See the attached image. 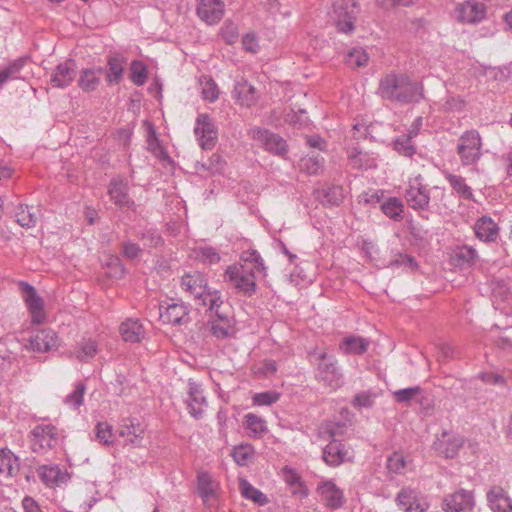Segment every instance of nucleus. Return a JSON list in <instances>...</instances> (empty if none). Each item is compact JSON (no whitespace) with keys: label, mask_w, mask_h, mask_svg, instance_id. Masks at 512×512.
I'll return each mask as SVG.
<instances>
[{"label":"nucleus","mask_w":512,"mask_h":512,"mask_svg":"<svg viewBox=\"0 0 512 512\" xmlns=\"http://www.w3.org/2000/svg\"><path fill=\"white\" fill-rule=\"evenodd\" d=\"M249 135L258 142L265 150L276 155H284L287 151L286 141L279 135L266 129L254 127L250 129Z\"/></svg>","instance_id":"obj_9"},{"label":"nucleus","mask_w":512,"mask_h":512,"mask_svg":"<svg viewBox=\"0 0 512 512\" xmlns=\"http://www.w3.org/2000/svg\"><path fill=\"white\" fill-rule=\"evenodd\" d=\"M244 424L249 435L255 438L261 437L268 430L266 421L253 413L244 416Z\"/></svg>","instance_id":"obj_43"},{"label":"nucleus","mask_w":512,"mask_h":512,"mask_svg":"<svg viewBox=\"0 0 512 512\" xmlns=\"http://www.w3.org/2000/svg\"><path fill=\"white\" fill-rule=\"evenodd\" d=\"M412 139L408 135L396 138L393 142L394 149L403 156L411 157L415 154V147L411 144Z\"/></svg>","instance_id":"obj_58"},{"label":"nucleus","mask_w":512,"mask_h":512,"mask_svg":"<svg viewBox=\"0 0 512 512\" xmlns=\"http://www.w3.org/2000/svg\"><path fill=\"white\" fill-rule=\"evenodd\" d=\"M280 399V394L276 391H264L255 393L252 396V404L255 406H270Z\"/></svg>","instance_id":"obj_57"},{"label":"nucleus","mask_w":512,"mask_h":512,"mask_svg":"<svg viewBox=\"0 0 512 512\" xmlns=\"http://www.w3.org/2000/svg\"><path fill=\"white\" fill-rule=\"evenodd\" d=\"M224 8L223 0H198L196 12L206 24L215 25L223 18Z\"/></svg>","instance_id":"obj_12"},{"label":"nucleus","mask_w":512,"mask_h":512,"mask_svg":"<svg viewBox=\"0 0 512 512\" xmlns=\"http://www.w3.org/2000/svg\"><path fill=\"white\" fill-rule=\"evenodd\" d=\"M387 467L393 473H401L406 467L405 457L401 453H393L388 458Z\"/></svg>","instance_id":"obj_60"},{"label":"nucleus","mask_w":512,"mask_h":512,"mask_svg":"<svg viewBox=\"0 0 512 512\" xmlns=\"http://www.w3.org/2000/svg\"><path fill=\"white\" fill-rule=\"evenodd\" d=\"M187 390V398L185 400L187 408L191 416L196 419L202 417L207 407L206 397L204 396L202 387L196 382L189 381Z\"/></svg>","instance_id":"obj_15"},{"label":"nucleus","mask_w":512,"mask_h":512,"mask_svg":"<svg viewBox=\"0 0 512 512\" xmlns=\"http://www.w3.org/2000/svg\"><path fill=\"white\" fill-rule=\"evenodd\" d=\"M447 181L453 188L464 199H471L473 196L472 189L466 184L465 179L459 175L448 174L446 176Z\"/></svg>","instance_id":"obj_47"},{"label":"nucleus","mask_w":512,"mask_h":512,"mask_svg":"<svg viewBox=\"0 0 512 512\" xmlns=\"http://www.w3.org/2000/svg\"><path fill=\"white\" fill-rule=\"evenodd\" d=\"M15 218L17 223L25 228L34 227L37 223V216L31 212L30 207L22 204L18 205L15 209Z\"/></svg>","instance_id":"obj_44"},{"label":"nucleus","mask_w":512,"mask_h":512,"mask_svg":"<svg viewBox=\"0 0 512 512\" xmlns=\"http://www.w3.org/2000/svg\"><path fill=\"white\" fill-rule=\"evenodd\" d=\"M130 79L137 86H141L146 82L147 69L143 62L135 60L131 63Z\"/></svg>","instance_id":"obj_54"},{"label":"nucleus","mask_w":512,"mask_h":512,"mask_svg":"<svg viewBox=\"0 0 512 512\" xmlns=\"http://www.w3.org/2000/svg\"><path fill=\"white\" fill-rule=\"evenodd\" d=\"M353 451L337 441L330 442L323 450V460L330 466H338L353 458Z\"/></svg>","instance_id":"obj_18"},{"label":"nucleus","mask_w":512,"mask_h":512,"mask_svg":"<svg viewBox=\"0 0 512 512\" xmlns=\"http://www.w3.org/2000/svg\"><path fill=\"white\" fill-rule=\"evenodd\" d=\"M221 36L228 43H234L238 38V28L233 22H225L221 28Z\"/></svg>","instance_id":"obj_61"},{"label":"nucleus","mask_w":512,"mask_h":512,"mask_svg":"<svg viewBox=\"0 0 512 512\" xmlns=\"http://www.w3.org/2000/svg\"><path fill=\"white\" fill-rule=\"evenodd\" d=\"M58 345V338L56 333L51 329H45L39 331L30 340V347L36 352H47Z\"/></svg>","instance_id":"obj_27"},{"label":"nucleus","mask_w":512,"mask_h":512,"mask_svg":"<svg viewBox=\"0 0 512 512\" xmlns=\"http://www.w3.org/2000/svg\"><path fill=\"white\" fill-rule=\"evenodd\" d=\"M233 97L242 106L250 107L257 102L259 95L254 86L240 79L235 83Z\"/></svg>","instance_id":"obj_26"},{"label":"nucleus","mask_w":512,"mask_h":512,"mask_svg":"<svg viewBox=\"0 0 512 512\" xmlns=\"http://www.w3.org/2000/svg\"><path fill=\"white\" fill-rule=\"evenodd\" d=\"M370 342L361 336H347L339 344V351L346 355H361L367 351Z\"/></svg>","instance_id":"obj_32"},{"label":"nucleus","mask_w":512,"mask_h":512,"mask_svg":"<svg viewBox=\"0 0 512 512\" xmlns=\"http://www.w3.org/2000/svg\"><path fill=\"white\" fill-rule=\"evenodd\" d=\"M309 357L315 366V378L320 384L330 390H336L343 385L344 377L337 360L328 355L326 349L317 347L310 352Z\"/></svg>","instance_id":"obj_3"},{"label":"nucleus","mask_w":512,"mask_h":512,"mask_svg":"<svg viewBox=\"0 0 512 512\" xmlns=\"http://www.w3.org/2000/svg\"><path fill=\"white\" fill-rule=\"evenodd\" d=\"M22 292L26 306L31 314L32 322L36 324L42 323L45 319L42 298L37 294L34 287L27 283L22 284Z\"/></svg>","instance_id":"obj_14"},{"label":"nucleus","mask_w":512,"mask_h":512,"mask_svg":"<svg viewBox=\"0 0 512 512\" xmlns=\"http://www.w3.org/2000/svg\"><path fill=\"white\" fill-rule=\"evenodd\" d=\"M476 237L484 242H494L499 235L497 223L488 216H483L474 224Z\"/></svg>","instance_id":"obj_25"},{"label":"nucleus","mask_w":512,"mask_h":512,"mask_svg":"<svg viewBox=\"0 0 512 512\" xmlns=\"http://www.w3.org/2000/svg\"><path fill=\"white\" fill-rule=\"evenodd\" d=\"M124 58L116 55L109 57L108 59V72H107V82L109 84H118L122 79L124 72Z\"/></svg>","instance_id":"obj_42"},{"label":"nucleus","mask_w":512,"mask_h":512,"mask_svg":"<svg viewBox=\"0 0 512 512\" xmlns=\"http://www.w3.org/2000/svg\"><path fill=\"white\" fill-rule=\"evenodd\" d=\"M254 456V448L249 444H241L234 447L232 457L240 466H246Z\"/></svg>","instance_id":"obj_49"},{"label":"nucleus","mask_w":512,"mask_h":512,"mask_svg":"<svg viewBox=\"0 0 512 512\" xmlns=\"http://www.w3.org/2000/svg\"><path fill=\"white\" fill-rule=\"evenodd\" d=\"M405 83V74H387L380 80L378 93L384 99L396 101Z\"/></svg>","instance_id":"obj_17"},{"label":"nucleus","mask_w":512,"mask_h":512,"mask_svg":"<svg viewBox=\"0 0 512 512\" xmlns=\"http://www.w3.org/2000/svg\"><path fill=\"white\" fill-rule=\"evenodd\" d=\"M324 165V159L319 155L306 156L301 159L300 167L310 175L318 174Z\"/></svg>","instance_id":"obj_51"},{"label":"nucleus","mask_w":512,"mask_h":512,"mask_svg":"<svg viewBox=\"0 0 512 512\" xmlns=\"http://www.w3.org/2000/svg\"><path fill=\"white\" fill-rule=\"evenodd\" d=\"M194 257L206 264H215L219 262L220 256L217 251L211 247L199 246L193 251Z\"/></svg>","instance_id":"obj_53"},{"label":"nucleus","mask_w":512,"mask_h":512,"mask_svg":"<svg viewBox=\"0 0 512 512\" xmlns=\"http://www.w3.org/2000/svg\"><path fill=\"white\" fill-rule=\"evenodd\" d=\"M239 489L241 495L254 502L259 506H264L268 503L267 496L262 493L259 489L255 488L252 484H250L247 480L241 479L239 482Z\"/></svg>","instance_id":"obj_41"},{"label":"nucleus","mask_w":512,"mask_h":512,"mask_svg":"<svg viewBox=\"0 0 512 512\" xmlns=\"http://www.w3.org/2000/svg\"><path fill=\"white\" fill-rule=\"evenodd\" d=\"M25 64L24 59H16L5 67L0 68V88L12 78H16Z\"/></svg>","instance_id":"obj_48"},{"label":"nucleus","mask_w":512,"mask_h":512,"mask_svg":"<svg viewBox=\"0 0 512 512\" xmlns=\"http://www.w3.org/2000/svg\"><path fill=\"white\" fill-rule=\"evenodd\" d=\"M180 285L197 306L213 310L220 308L223 304L220 291L209 288L207 279L201 272L193 271L184 274Z\"/></svg>","instance_id":"obj_2"},{"label":"nucleus","mask_w":512,"mask_h":512,"mask_svg":"<svg viewBox=\"0 0 512 512\" xmlns=\"http://www.w3.org/2000/svg\"><path fill=\"white\" fill-rule=\"evenodd\" d=\"M316 198L324 206H338L345 198L344 190L340 186H331L323 189H318L315 192Z\"/></svg>","instance_id":"obj_35"},{"label":"nucleus","mask_w":512,"mask_h":512,"mask_svg":"<svg viewBox=\"0 0 512 512\" xmlns=\"http://www.w3.org/2000/svg\"><path fill=\"white\" fill-rule=\"evenodd\" d=\"M120 334L124 341L137 343L144 338V329L137 320L128 319L121 324Z\"/></svg>","instance_id":"obj_36"},{"label":"nucleus","mask_w":512,"mask_h":512,"mask_svg":"<svg viewBox=\"0 0 512 512\" xmlns=\"http://www.w3.org/2000/svg\"><path fill=\"white\" fill-rule=\"evenodd\" d=\"M481 148V137L476 130L464 132L457 144V153L461 163L465 166L476 164L482 156Z\"/></svg>","instance_id":"obj_5"},{"label":"nucleus","mask_w":512,"mask_h":512,"mask_svg":"<svg viewBox=\"0 0 512 512\" xmlns=\"http://www.w3.org/2000/svg\"><path fill=\"white\" fill-rule=\"evenodd\" d=\"M360 8L355 0H337L333 4L332 18L337 29L344 33L354 30Z\"/></svg>","instance_id":"obj_4"},{"label":"nucleus","mask_w":512,"mask_h":512,"mask_svg":"<svg viewBox=\"0 0 512 512\" xmlns=\"http://www.w3.org/2000/svg\"><path fill=\"white\" fill-rule=\"evenodd\" d=\"M107 265L110 268L109 272L107 273L109 277L121 278L123 276L124 268L118 257L111 256L110 260L107 262Z\"/></svg>","instance_id":"obj_63"},{"label":"nucleus","mask_w":512,"mask_h":512,"mask_svg":"<svg viewBox=\"0 0 512 512\" xmlns=\"http://www.w3.org/2000/svg\"><path fill=\"white\" fill-rule=\"evenodd\" d=\"M316 492L320 500L329 508L336 509L343 505V491L332 480H321Z\"/></svg>","instance_id":"obj_13"},{"label":"nucleus","mask_w":512,"mask_h":512,"mask_svg":"<svg viewBox=\"0 0 512 512\" xmlns=\"http://www.w3.org/2000/svg\"><path fill=\"white\" fill-rule=\"evenodd\" d=\"M108 194L111 201L120 208L134 209L135 203L128 195V184L121 179H113L110 182Z\"/></svg>","instance_id":"obj_21"},{"label":"nucleus","mask_w":512,"mask_h":512,"mask_svg":"<svg viewBox=\"0 0 512 512\" xmlns=\"http://www.w3.org/2000/svg\"><path fill=\"white\" fill-rule=\"evenodd\" d=\"M84 393H85V385L83 383H77L75 385L74 390L69 393L65 399L64 403L69 408L76 410L78 409L82 404L84 400Z\"/></svg>","instance_id":"obj_50"},{"label":"nucleus","mask_w":512,"mask_h":512,"mask_svg":"<svg viewBox=\"0 0 512 512\" xmlns=\"http://www.w3.org/2000/svg\"><path fill=\"white\" fill-rule=\"evenodd\" d=\"M485 6L474 0H467L455 8V17L464 23H478L485 17Z\"/></svg>","instance_id":"obj_16"},{"label":"nucleus","mask_w":512,"mask_h":512,"mask_svg":"<svg viewBox=\"0 0 512 512\" xmlns=\"http://www.w3.org/2000/svg\"><path fill=\"white\" fill-rule=\"evenodd\" d=\"M350 164L354 168L368 169L376 166V158L367 152H363L357 147L348 150Z\"/></svg>","instance_id":"obj_38"},{"label":"nucleus","mask_w":512,"mask_h":512,"mask_svg":"<svg viewBox=\"0 0 512 512\" xmlns=\"http://www.w3.org/2000/svg\"><path fill=\"white\" fill-rule=\"evenodd\" d=\"M463 445V439L455 433L444 431L434 442L435 450L446 458H453Z\"/></svg>","instance_id":"obj_20"},{"label":"nucleus","mask_w":512,"mask_h":512,"mask_svg":"<svg viewBox=\"0 0 512 512\" xmlns=\"http://www.w3.org/2000/svg\"><path fill=\"white\" fill-rule=\"evenodd\" d=\"M474 506L473 492L465 489H458L454 493L447 494L442 500V509L445 512H471Z\"/></svg>","instance_id":"obj_8"},{"label":"nucleus","mask_w":512,"mask_h":512,"mask_svg":"<svg viewBox=\"0 0 512 512\" xmlns=\"http://www.w3.org/2000/svg\"><path fill=\"white\" fill-rule=\"evenodd\" d=\"M103 71L102 67L83 69L78 80L79 87L85 92L96 90L100 84Z\"/></svg>","instance_id":"obj_33"},{"label":"nucleus","mask_w":512,"mask_h":512,"mask_svg":"<svg viewBox=\"0 0 512 512\" xmlns=\"http://www.w3.org/2000/svg\"><path fill=\"white\" fill-rule=\"evenodd\" d=\"M160 319L165 324L180 325L188 320V308L184 304L173 303L160 307Z\"/></svg>","instance_id":"obj_24"},{"label":"nucleus","mask_w":512,"mask_h":512,"mask_svg":"<svg viewBox=\"0 0 512 512\" xmlns=\"http://www.w3.org/2000/svg\"><path fill=\"white\" fill-rule=\"evenodd\" d=\"M404 197L414 210H426L429 207L430 190L420 174L409 177Z\"/></svg>","instance_id":"obj_6"},{"label":"nucleus","mask_w":512,"mask_h":512,"mask_svg":"<svg viewBox=\"0 0 512 512\" xmlns=\"http://www.w3.org/2000/svg\"><path fill=\"white\" fill-rule=\"evenodd\" d=\"M194 132L203 149H211L215 145L217 130L208 115L200 114L197 117Z\"/></svg>","instance_id":"obj_11"},{"label":"nucleus","mask_w":512,"mask_h":512,"mask_svg":"<svg viewBox=\"0 0 512 512\" xmlns=\"http://www.w3.org/2000/svg\"><path fill=\"white\" fill-rule=\"evenodd\" d=\"M377 395L371 391H363L355 395L353 405L357 408H370Z\"/></svg>","instance_id":"obj_59"},{"label":"nucleus","mask_w":512,"mask_h":512,"mask_svg":"<svg viewBox=\"0 0 512 512\" xmlns=\"http://www.w3.org/2000/svg\"><path fill=\"white\" fill-rule=\"evenodd\" d=\"M383 213L393 220L402 218L403 203L396 197H390L381 204Z\"/></svg>","instance_id":"obj_46"},{"label":"nucleus","mask_w":512,"mask_h":512,"mask_svg":"<svg viewBox=\"0 0 512 512\" xmlns=\"http://www.w3.org/2000/svg\"><path fill=\"white\" fill-rule=\"evenodd\" d=\"M75 77V63L72 60L65 61L56 66L51 75V84L57 88L69 86Z\"/></svg>","instance_id":"obj_23"},{"label":"nucleus","mask_w":512,"mask_h":512,"mask_svg":"<svg viewBox=\"0 0 512 512\" xmlns=\"http://www.w3.org/2000/svg\"><path fill=\"white\" fill-rule=\"evenodd\" d=\"M369 56L363 48L356 47L351 49L347 56L346 62L352 67H362L368 63Z\"/></svg>","instance_id":"obj_55"},{"label":"nucleus","mask_w":512,"mask_h":512,"mask_svg":"<svg viewBox=\"0 0 512 512\" xmlns=\"http://www.w3.org/2000/svg\"><path fill=\"white\" fill-rule=\"evenodd\" d=\"M423 97V85L421 83L411 81L406 75V83L401 89L396 102L402 104L417 103L423 99Z\"/></svg>","instance_id":"obj_30"},{"label":"nucleus","mask_w":512,"mask_h":512,"mask_svg":"<svg viewBox=\"0 0 512 512\" xmlns=\"http://www.w3.org/2000/svg\"><path fill=\"white\" fill-rule=\"evenodd\" d=\"M464 107V102L454 96H447L444 102L441 104V110L445 112L460 111Z\"/></svg>","instance_id":"obj_62"},{"label":"nucleus","mask_w":512,"mask_h":512,"mask_svg":"<svg viewBox=\"0 0 512 512\" xmlns=\"http://www.w3.org/2000/svg\"><path fill=\"white\" fill-rule=\"evenodd\" d=\"M396 504L403 512H427L430 507L427 497L411 487H404L398 492Z\"/></svg>","instance_id":"obj_7"},{"label":"nucleus","mask_w":512,"mask_h":512,"mask_svg":"<svg viewBox=\"0 0 512 512\" xmlns=\"http://www.w3.org/2000/svg\"><path fill=\"white\" fill-rule=\"evenodd\" d=\"M487 501L493 512H512V499L502 487H492L487 492Z\"/></svg>","instance_id":"obj_22"},{"label":"nucleus","mask_w":512,"mask_h":512,"mask_svg":"<svg viewBox=\"0 0 512 512\" xmlns=\"http://www.w3.org/2000/svg\"><path fill=\"white\" fill-rule=\"evenodd\" d=\"M98 351V344L91 338H83L78 342L72 352V355L81 362H87L92 359Z\"/></svg>","instance_id":"obj_39"},{"label":"nucleus","mask_w":512,"mask_h":512,"mask_svg":"<svg viewBox=\"0 0 512 512\" xmlns=\"http://www.w3.org/2000/svg\"><path fill=\"white\" fill-rule=\"evenodd\" d=\"M219 484L212 476L204 471L197 475V491L205 505H213L217 498Z\"/></svg>","instance_id":"obj_19"},{"label":"nucleus","mask_w":512,"mask_h":512,"mask_svg":"<svg viewBox=\"0 0 512 512\" xmlns=\"http://www.w3.org/2000/svg\"><path fill=\"white\" fill-rule=\"evenodd\" d=\"M144 428L135 420H127L119 427V436L127 443L139 446L143 439Z\"/></svg>","instance_id":"obj_31"},{"label":"nucleus","mask_w":512,"mask_h":512,"mask_svg":"<svg viewBox=\"0 0 512 512\" xmlns=\"http://www.w3.org/2000/svg\"><path fill=\"white\" fill-rule=\"evenodd\" d=\"M287 121L294 126L304 127L308 123V117L306 115V112L304 110H299L298 113L292 112L287 115Z\"/></svg>","instance_id":"obj_64"},{"label":"nucleus","mask_w":512,"mask_h":512,"mask_svg":"<svg viewBox=\"0 0 512 512\" xmlns=\"http://www.w3.org/2000/svg\"><path fill=\"white\" fill-rule=\"evenodd\" d=\"M420 393L421 388L414 386L394 391L393 397L399 403L409 404L412 400L416 399Z\"/></svg>","instance_id":"obj_56"},{"label":"nucleus","mask_w":512,"mask_h":512,"mask_svg":"<svg viewBox=\"0 0 512 512\" xmlns=\"http://www.w3.org/2000/svg\"><path fill=\"white\" fill-rule=\"evenodd\" d=\"M31 447L35 452L50 449L57 444V429L50 424L35 426L31 433Z\"/></svg>","instance_id":"obj_10"},{"label":"nucleus","mask_w":512,"mask_h":512,"mask_svg":"<svg viewBox=\"0 0 512 512\" xmlns=\"http://www.w3.org/2000/svg\"><path fill=\"white\" fill-rule=\"evenodd\" d=\"M220 308L213 309L216 314V319L212 321L211 332L219 338L224 339L230 337L234 333V320L228 315L219 311Z\"/></svg>","instance_id":"obj_29"},{"label":"nucleus","mask_w":512,"mask_h":512,"mask_svg":"<svg viewBox=\"0 0 512 512\" xmlns=\"http://www.w3.org/2000/svg\"><path fill=\"white\" fill-rule=\"evenodd\" d=\"M18 459L8 449L0 450V475L8 478L18 471Z\"/></svg>","instance_id":"obj_40"},{"label":"nucleus","mask_w":512,"mask_h":512,"mask_svg":"<svg viewBox=\"0 0 512 512\" xmlns=\"http://www.w3.org/2000/svg\"><path fill=\"white\" fill-rule=\"evenodd\" d=\"M39 477L49 487L58 486L67 481L68 475L56 465H44L39 468Z\"/></svg>","instance_id":"obj_34"},{"label":"nucleus","mask_w":512,"mask_h":512,"mask_svg":"<svg viewBox=\"0 0 512 512\" xmlns=\"http://www.w3.org/2000/svg\"><path fill=\"white\" fill-rule=\"evenodd\" d=\"M96 439L104 445H112L115 440L113 427L107 422H98L96 427Z\"/></svg>","instance_id":"obj_52"},{"label":"nucleus","mask_w":512,"mask_h":512,"mask_svg":"<svg viewBox=\"0 0 512 512\" xmlns=\"http://www.w3.org/2000/svg\"><path fill=\"white\" fill-rule=\"evenodd\" d=\"M265 270L260 254L248 250L241 254V263L227 267L225 277L238 292L251 295L256 291L257 278L265 276Z\"/></svg>","instance_id":"obj_1"},{"label":"nucleus","mask_w":512,"mask_h":512,"mask_svg":"<svg viewBox=\"0 0 512 512\" xmlns=\"http://www.w3.org/2000/svg\"><path fill=\"white\" fill-rule=\"evenodd\" d=\"M201 94L204 100L214 102L219 97V90L214 80L209 76H202L199 79Z\"/></svg>","instance_id":"obj_45"},{"label":"nucleus","mask_w":512,"mask_h":512,"mask_svg":"<svg viewBox=\"0 0 512 512\" xmlns=\"http://www.w3.org/2000/svg\"><path fill=\"white\" fill-rule=\"evenodd\" d=\"M282 477L284 482L290 489V492L299 498H305L308 496L309 491L300 477V475L291 467L285 466L282 469Z\"/></svg>","instance_id":"obj_28"},{"label":"nucleus","mask_w":512,"mask_h":512,"mask_svg":"<svg viewBox=\"0 0 512 512\" xmlns=\"http://www.w3.org/2000/svg\"><path fill=\"white\" fill-rule=\"evenodd\" d=\"M452 259L455 265L460 268H468L475 263L477 259V252L471 246H458L452 252Z\"/></svg>","instance_id":"obj_37"}]
</instances>
